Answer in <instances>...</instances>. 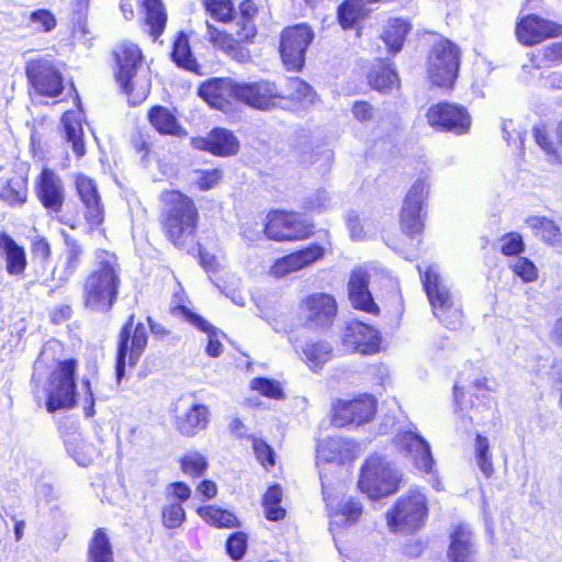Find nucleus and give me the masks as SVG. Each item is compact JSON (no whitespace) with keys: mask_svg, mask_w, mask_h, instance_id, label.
Listing matches in <instances>:
<instances>
[{"mask_svg":"<svg viewBox=\"0 0 562 562\" xmlns=\"http://www.w3.org/2000/svg\"><path fill=\"white\" fill-rule=\"evenodd\" d=\"M121 283L116 255L104 249L95 250L93 267L82 282L83 306L91 312H110L117 301Z\"/></svg>","mask_w":562,"mask_h":562,"instance_id":"f257e3e1","label":"nucleus"},{"mask_svg":"<svg viewBox=\"0 0 562 562\" xmlns=\"http://www.w3.org/2000/svg\"><path fill=\"white\" fill-rule=\"evenodd\" d=\"M115 78L132 105L140 104L151 88L149 69L143 66V54L137 45L123 42L114 52Z\"/></svg>","mask_w":562,"mask_h":562,"instance_id":"f03ea898","label":"nucleus"},{"mask_svg":"<svg viewBox=\"0 0 562 562\" xmlns=\"http://www.w3.org/2000/svg\"><path fill=\"white\" fill-rule=\"evenodd\" d=\"M164 204L161 224L169 240L177 247H183L193 237L199 213L194 202L177 190L165 191L160 195Z\"/></svg>","mask_w":562,"mask_h":562,"instance_id":"7ed1b4c3","label":"nucleus"},{"mask_svg":"<svg viewBox=\"0 0 562 562\" xmlns=\"http://www.w3.org/2000/svg\"><path fill=\"white\" fill-rule=\"evenodd\" d=\"M401 481V473L387 460L372 454L361 468L358 485L369 498L376 499L394 494Z\"/></svg>","mask_w":562,"mask_h":562,"instance_id":"20e7f679","label":"nucleus"},{"mask_svg":"<svg viewBox=\"0 0 562 562\" xmlns=\"http://www.w3.org/2000/svg\"><path fill=\"white\" fill-rule=\"evenodd\" d=\"M428 516L427 498L419 488H411L402 495L386 514L389 528L394 532H415Z\"/></svg>","mask_w":562,"mask_h":562,"instance_id":"39448f33","label":"nucleus"},{"mask_svg":"<svg viewBox=\"0 0 562 562\" xmlns=\"http://www.w3.org/2000/svg\"><path fill=\"white\" fill-rule=\"evenodd\" d=\"M434 315L450 329H457L462 322V310L454 302L449 288L438 273L437 267H428L422 277Z\"/></svg>","mask_w":562,"mask_h":562,"instance_id":"423d86ee","label":"nucleus"},{"mask_svg":"<svg viewBox=\"0 0 562 562\" xmlns=\"http://www.w3.org/2000/svg\"><path fill=\"white\" fill-rule=\"evenodd\" d=\"M312 227L311 222L300 213L273 211L267 215V223L262 231L251 233L244 228L243 234L249 240L259 238L262 232L269 239L296 240L307 238L312 234Z\"/></svg>","mask_w":562,"mask_h":562,"instance_id":"0eeeda50","label":"nucleus"},{"mask_svg":"<svg viewBox=\"0 0 562 562\" xmlns=\"http://www.w3.org/2000/svg\"><path fill=\"white\" fill-rule=\"evenodd\" d=\"M461 50L449 38L439 41L428 55L427 75L432 85L452 88L460 68Z\"/></svg>","mask_w":562,"mask_h":562,"instance_id":"6e6552de","label":"nucleus"},{"mask_svg":"<svg viewBox=\"0 0 562 562\" xmlns=\"http://www.w3.org/2000/svg\"><path fill=\"white\" fill-rule=\"evenodd\" d=\"M147 331L143 323H134V315L122 328L119 337L116 357V379L120 382L125 375V367H135L147 346Z\"/></svg>","mask_w":562,"mask_h":562,"instance_id":"1a4fd4ad","label":"nucleus"},{"mask_svg":"<svg viewBox=\"0 0 562 562\" xmlns=\"http://www.w3.org/2000/svg\"><path fill=\"white\" fill-rule=\"evenodd\" d=\"M429 176L427 172H422L411 186L401 211V227L402 231L414 237L422 233L424 228V206L429 193Z\"/></svg>","mask_w":562,"mask_h":562,"instance_id":"9d476101","label":"nucleus"},{"mask_svg":"<svg viewBox=\"0 0 562 562\" xmlns=\"http://www.w3.org/2000/svg\"><path fill=\"white\" fill-rule=\"evenodd\" d=\"M76 361H60L52 372L47 391L46 407L48 412L70 408L76 403L75 372Z\"/></svg>","mask_w":562,"mask_h":562,"instance_id":"9b49d317","label":"nucleus"},{"mask_svg":"<svg viewBox=\"0 0 562 562\" xmlns=\"http://www.w3.org/2000/svg\"><path fill=\"white\" fill-rule=\"evenodd\" d=\"M26 76L38 94L55 98L64 89L61 74L50 59L31 60L26 66Z\"/></svg>","mask_w":562,"mask_h":562,"instance_id":"f8f14e48","label":"nucleus"},{"mask_svg":"<svg viewBox=\"0 0 562 562\" xmlns=\"http://www.w3.org/2000/svg\"><path fill=\"white\" fill-rule=\"evenodd\" d=\"M427 119L436 130L456 135L467 134L471 126V117L464 108L446 102L430 106Z\"/></svg>","mask_w":562,"mask_h":562,"instance_id":"ddd939ff","label":"nucleus"},{"mask_svg":"<svg viewBox=\"0 0 562 562\" xmlns=\"http://www.w3.org/2000/svg\"><path fill=\"white\" fill-rule=\"evenodd\" d=\"M283 92L272 81L260 80L249 83H237V100L258 110H271L279 104Z\"/></svg>","mask_w":562,"mask_h":562,"instance_id":"4468645a","label":"nucleus"},{"mask_svg":"<svg viewBox=\"0 0 562 562\" xmlns=\"http://www.w3.org/2000/svg\"><path fill=\"white\" fill-rule=\"evenodd\" d=\"M374 414V397L363 395L352 401H338L334 407L333 423L337 427L361 425L370 422Z\"/></svg>","mask_w":562,"mask_h":562,"instance_id":"2eb2a0df","label":"nucleus"},{"mask_svg":"<svg viewBox=\"0 0 562 562\" xmlns=\"http://www.w3.org/2000/svg\"><path fill=\"white\" fill-rule=\"evenodd\" d=\"M341 340L347 351L362 355L378 352L381 342L379 331L359 321L346 325Z\"/></svg>","mask_w":562,"mask_h":562,"instance_id":"dca6fc26","label":"nucleus"},{"mask_svg":"<svg viewBox=\"0 0 562 562\" xmlns=\"http://www.w3.org/2000/svg\"><path fill=\"white\" fill-rule=\"evenodd\" d=\"M175 411L176 429L186 437H193L203 430L209 423V409L206 406L193 403L190 398L181 397L177 401Z\"/></svg>","mask_w":562,"mask_h":562,"instance_id":"f3484780","label":"nucleus"},{"mask_svg":"<svg viewBox=\"0 0 562 562\" xmlns=\"http://www.w3.org/2000/svg\"><path fill=\"white\" fill-rule=\"evenodd\" d=\"M77 194L83 206V216L91 228L100 226L104 221V209L97 184L83 175L76 179Z\"/></svg>","mask_w":562,"mask_h":562,"instance_id":"a211bd4d","label":"nucleus"},{"mask_svg":"<svg viewBox=\"0 0 562 562\" xmlns=\"http://www.w3.org/2000/svg\"><path fill=\"white\" fill-rule=\"evenodd\" d=\"M398 451L407 454L415 467L424 472H430L434 460L427 441L414 431H404L395 437Z\"/></svg>","mask_w":562,"mask_h":562,"instance_id":"6ab92c4d","label":"nucleus"},{"mask_svg":"<svg viewBox=\"0 0 562 562\" xmlns=\"http://www.w3.org/2000/svg\"><path fill=\"white\" fill-rule=\"evenodd\" d=\"M324 256V249L319 245H311L304 249L284 256L271 266L270 273L276 278H283L289 273L299 271Z\"/></svg>","mask_w":562,"mask_h":562,"instance_id":"aec40b11","label":"nucleus"},{"mask_svg":"<svg viewBox=\"0 0 562 562\" xmlns=\"http://www.w3.org/2000/svg\"><path fill=\"white\" fill-rule=\"evenodd\" d=\"M305 307L306 319L314 327L329 326L337 314L335 299L325 293H314L306 297Z\"/></svg>","mask_w":562,"mask_h":562,"instance_id":"412c9836","label":"nucleus"},{"mask_svg":"<svg viewBox=\"0 0 562 562\" xmlns=\"http://www.w3.org/2000/svg\"><path fill=\"white\" fill-rule=\"evenodd\" d=\"M37 196L43 206L52 212H59L64 204V184L58 175L49 169H44L40 176Z\"/></svg>","mask_w":562,"mask_h":562,"instance_id":"4be33fe9","label":"nucleus"},{"mask_svg":"<svg viewBox=\"0 0 562 562\" xmlns=\"http://www.w3.org/2000/svg\"><path fill=\"white\" fill-rule=\"evenodd\" d=\"M368 285L369 276L367 271L362 268L355 269L348 283L349 299L355 308L376 314L379 312V307L374 303Z\"/></svg>","mask_w":562,"mask_h":562,"instance_id":"5701e85b","label":"nucleus"},{"mask_svg":"<svg viewBox=\"0 0 562 562\" xmlns=\"http://www.w3.org/2000/svg\"><path fill=\"white\" fill-rule=\"evenodd\" d=\"M199 94L212 108L222 110L229 98L237 100V82L228 78H214L200 87Z\"/></svg>","mask_w":562,"mask_h":562,"instance_id":"b1692460","label":"nucleus"},{"mask_svg":"<svg viewBox=\"0 0 562 562\" xmlns=\"http://www.w3.org/2000/svg\"><path fill=\"white\" fill-rule=\"evenodd\" d=\"M448 558L450 562H475L473 535L468 525L460 524L451 531Z\"/></svg>","mask_w":562,"mask_h":562,"instance_id":"393cba45","label":"nucleus"},{"mask_svg":"<svg viewBox=\"0 0 562 562\" xmlns=\"http://www.w3.org/2000/svg\"><path fill=\"white\" fill-rule=\"evenodd\" d=\"M27 198V177L24 167H20L12 176L0 180V199L11 206L25 203Z\"/></svg>","mask_w":562,"mask_h":562,"instance_id":"a878e982","label":"nucleus"},{"mask_svg":"<svg viewBox=\"0 0 562 562\" xmlns=\"http://www.w3.org/2000/svg\"><path fill=\"white\" fill-rule=\"evenodd\" d=\"M0 251L4 257L8 274L23 277L27 266L25 249L4 232L0 233Z\"/></svg>","mask_w":562,"mask_h":562,"instance_id":"bb28decb","label":"nucleus"},{"mask_svg":"<svg viewBox=\"0 0 562 562\" xmlns=\"http://www.w3.org/2000/svg\"><path fill=\"white\" fill-rule=\"evenodd\" d=\"M313 37H281L280 55L284 67L289 71L302 69L305 60V52Z\"/></svg>","mask_w":562,"mask_h":562,"instance_id":"cd10ccee","label":"nucleus"},{"mask_svg":"<svg viewBox=\"0 0 562 562\" xmlns=\"http://www.w3.org/2000/svg\"><path fill=\"white\" fill-rule=\"evenodd\" d=\"M172 312L177 316H182L187 322L198 329L207 334L206 352L211 357H218L222 353V344L218 340V330L210 325L202 316L193 313L187 306L177 303Z\"/></svg>","mask_w":562,"mask_h":562,"instance_id":"c85d7f7f","label":"nucleus"},{"mask_svg":"<svg viewBox=\"0 0 562 562\" xmlns=\"http://www.w3.org/2000/svg\"><path fill=\"white\" fill-rule=\"evenodd\" d=\"M64 244L61 268L55 269L53 272L60 282H67L75 274L83 256L82 245L68 234H64Z\"/></svg>","mask_w":562,"mask_h":562,"instance_id":"c756f323","label":"nucleus"},{"mask_svg":"<svg viewBox=\"0 0 562 562\" xmlns=\"http://www.w3.org/2000/svg\"><path fill=\"white\" fill-rule=\"evenodd\" d=\"M198 146L216 156H231L238 151L239 143L232 132L214 128L205 138L198 140Z\"/></svg>","mask_w":562,"mask_h":562,"instance_id":"7c9ffc66","label":"nucleus"},{"mask_svg":"<svg viewBox=\"0 0 562 562\" xmlns=\"http://www.w3.org/2000/svg\"><path fill=\"white\" fill-rule=\"evenodd\" d=\"M81 110L67 111L61 117V124L65 131V138L67 143L71 144L72 150L77 157H82L86 154L83 142Z\"/></svg>","mask_w":562,"mask_h":562,"instance_id":"2f4dec72","label":"nucleus"},{"mask_svg":"<svg viewBox=\"0 0 562 562\" xmlns=\"http://www.w3.org/2000/svg\"><path fill=\"white\" fill-rule=\"evenodd\" d=\"M350 446L349 441L339 437L325 440L317 449L316 464L319 467L322 462L337 464L344 463L351 457Z\"/></svg>","mask_w":562,"mask_h":562,"instance_id":"473e14b6","label":"nucleus"},{"mask_svg":"<svg viewBox=\"0 0 562 562\" xmlns=\"http://www.w3.org/2000/svg\"><path fill=\"white\" fill-rule=\"evenodd\" d=\"M281 91L284 97L280 98L279 102L282 100L292 101L296 109H305L312 105L316 98L313 88L297 77L288 78L285 89Z\"/></svg>","mask_w":562,"mask_h":562,"instance_id":"72a5a7b5","label":"nucleus"},{"mask_svg":"<svg viewBox=\"0 0 562 562\" xmlns=\"http://www.w3.org/2000/svg\"><path fill=\"white\" fill-rule=\"evenodd\" d=\"M562 24L544 20L536 14L522 18L516 27V35H561Z\"/></svg>","mask_w":562,"mask_h":562,"instance_id":"f704fd0d","label":"nucleus"},{"mask_svg":"<svg viewBox=\"0 0 562 562\" xmlns=\"http://www.w3.org/2000/svg\"><path fill=\"white\" fill-rule=\"evenodd\" d=\"M368 81L373 89L382 93H389L400 87L396 71L382 59H379L378 64L371 69Z\"/></svg>","mask_w":562,"mask_h":562,"instance_id":"c9c22d12","label":"nucleus"},{"mask_svg":"<svg viewBox=\"0 0 562 562\" xmlns=\"http://www.w3.org/2000/svg\"><path fill=\"white\" fill-rule=\"evenodd\" d=\"M148 120L160 134L179 136L182 132L176 116L165 106L151 108L148 112Z\"/></svg>","mask_w":562,"mask_h":562,"instance_id":"e433bc0d","label":"nucleus"},{"mask_svg":"<svg viewBox=\"0 0 562 562\" xmlns=\"http://www.w3.org/2000/svg\"><path fill=\"white\" fill-rule=\"evenodd\" d=\"M527 226L541 240L549 245H557L561 239L559 226L546 216H530L526 218Z\"/></svg>","mask_w":562,"mask_h":562,"instance_id":"4c0bfd02","label":"nucleus"},{"mask_svg":"<svg viewBox=\"0 0 562 562\" xmlns=\"http://www.w3.org/2000/svg\"><path fill=\"white\" fill-rule=\"evenodd\" d=\"M145 12V23L151 35H160L165 31L167 13L162 0H140Z\"/></svg>","mask_w":562,"mask_h":562,"instance_id":"58836bf2","label":"nucleus"},{"mask_svg":"<svg viewBox=\"0 0 562 562\" xmlns=\"http://www.w3.org/2000/svg\"><path fill=\"white\" fill-rule=\"evenodd\" d=\"M302 352L306 364L312 370H318L330 360L333 347L327 341H307Z\"/></svg>","mask_w":562,"mask_h":562,"instance_id":"ea45409f","label":"nucleus"},{"mask_svg":"<svg viewBox=\"0 0 562 562\" xmlns=\"http://www.w3.org/2000/svg\"><path fill=\"white\" fill-rule=\"evenodd\" d=\"M283 492L279 484L270 486L263 495L265 516L270 521H279L285 517V509L280 505Z\"/></svg>","mask_w":562,"mask_h":562,"instance_id":"a19ab883","label":"nucleus"},{"mask_svg":"<svg viewBox=\"0 0 562 562\" xmlns=\"http://www.w3.org/2000/svg\"><path fill=\"white\" fill-rule=\"evenodd\" d=\"M368 0H347L338 9V18L341 26L348 29L353 26L360 19L364 18L369 9Z\"/></svg>","mask_w":562,"mask_h":562,"instance_id":"79ce46f5","label":"nucleus"},{"mask_svg":"<svg viewBox=\"0 0 562 562\" xmlns=\"http://www.w3.org/2000/svg\"><path fill=\"white\" fill-rule=\"evenodd\" d=\"M89 562H114L110 540L103 529H97L89 546Z\"/></svg>","mask_w":562,"mask_h":562,"instance_id":"37998d69","label":"nucleus"},{"mask_svg":"<svg viewBox=\"0 0 562 562\" xmlns=\"http://www.w3.org/2000/svg\"><path fill=\"white\" fill-rule=\"evenodd\" d=\"M172 60L178 67L198 72L199 65L192 55L188 37H177L171 53Z\"/></svg>","mask_w":562,"mask_h":562,"instance_id":"c03bdc74","label":"nucleus"},{"mask_svg":"<svg viewBox=\"0 0 562 562\" xmlns=\"http://www.w3.org/2000/svg\"><path fill=\"white\" fill-rule=\"evenodd\" d=\"M474 458L483 475L486 479L491 477L494 473L491 446L488 439L480 434L475 437Z\"/></svg>","mask_w":562,"mask_h":562,"instance_id":"a18cd8bd","label":"nucleus"},{"mask_svg":"<svg viewBox=\"0 0 562 562\" xmlns=\"http://www.w3.org/2000/svg\"><path fill=\"white\" fill-rule=\"evenodd\" d=\"M213 47L223 50L237 61L245 63L250 58L249 50L236 37H210Z\"/></svg>","mask_w":562,"mask_h":562,"instance_id":"49530a36","label":"nucleus"},{"mask_svg":"<svg viewBox=\"0 0 562 562\" xmlns=\"http://www.w3.org/2000/svg\"><path fill=\"white\" fill-rule=\"evenodd\" d=\"M198 514L206 522L217 528H233L237 524V518L231 512L214 506H204L198 509Z\"/></svg>","mask_w":562,"mask_h":562,"instance_id":"de8ad7c7","label":"nucleus"},{"mask_svg":"<svg viewBox=\"0 0 562 562\" xmlns=\"http://www.w3.org/2000/svg\"><path fill=\"white\" fill-rule=\"evenodd\" d=\"M362 515V505L359 501L348 498L340 503V508L336 514L333 515L331 524H339L345 521L346 524H355L359 520Z\"/></svg>","mask_w":562,"mask_h":562,"instance_id":"09e8293b","label":"nucleus"},{"mask_svg":"<svg viewBox=\"0 0 562 562\" xmlns=\"http://www.w3.org/2000/svg\"><path fill=\"white\" fill-rule=\"evenodd\" d=\"M207 468L205 458L195 451H190L181 458L182 471L191 476H201Z\"/></svg>","mask_w":562,"mask_h":562,"instance_id":"8fccbe9b","label":"nucleus"},{"mask_svg":"<svg viewBox=\"0 0 562 562\" xmlns=\"http://www.w3.org/2000/svg\"><path fill=\"white\" fill-rule=\"evenodd\" d=\"M210 14L222 22L231 21L233 18V3L231 0H203Z\"/></svg>","mask_w":562,"mask_h":562,"instance_id":"3c124183","label":"nucleus"},{"mask_svg":"<svg viewBox=\"0 0 562 562\" xmlns=\"http://www.w3.org/2000/svg\"><path fill=\"white\" fill-rule=\"evenodd\" d=\"M250 389L270 398H281L283 396L280 384L277 381L267 378L252 379L250 381Z\"/></svg>","mask_w":562,"mask_h":562,"instance_id":"603ef678","label":"nucleus"},{"mask_svg":"<svg viewBox=\"0 0 562 562\" xmlns=\"http://www.w3.org/2000/svg\"><path fill=\"white\" fill-rule=\"evenodd\" d=\"M222 176L223 175L220 169L195 170L193 172L192 182L201 191H207L220 182Z\"/></svg>","mask_w":562,"mask_h":562,"instance_id":"864d4df0","label":"nucleus"},{"mask_svg":"<svg viewBox=\"0 0 562 562\" xmlns=\"http://www.w3.org/2000/svg\"><path fill=\"white\" fill-rule=\"evenodd\" d=\"M514 273L524 282H532L538 278V269L535 263L526 257H518L510 265Z\"/></svg>","mask_w":562,"mask_h":562,"instance_id":"5fc2aeb1","label":"nucleus"},{"mask_svg":"<svg viewBox=\"0 0 562 562\" xmlns=\"http://www.w3.org/2000/svg\"><path fill=\"white\" fill-rule=\"evenodd\" d=\"M30 22L34 25L37 32L48 33L52 32L56 26V19L54 14L48 10H36L31 13Z\"/></svg>","mask_w":562,"mask_h":562,"instance_id":"6e6d98bb","label":"nucleus"},{"mask_svg":"<svg viewBox=\"0 0 562 562\" xmlns=\"http://www.w3.org/2000/svg\"><path fill=\"white\" fill-rule=\"evenodd\" d=\"M184 518L186 513L180 504H169L165 506L162 509V522L167 528H178L179 526H181Z\"/></svg>","mask_w":562,"mask_h":562,"instance_id":"4d7b16f0","label":"nucleus"},{"mask_svg":"<svg viewBox=\"0 0 562 562\" xmlns=\"http://www.w3.org/2000/svg\"><path fill=\"white\" fill-rule=\"evenodd\" d=\"M501 243V250L505 256H516L525 250L522 237L516 232L504 235Z\"/></svg>","mask_w":562,"mask_h":562,"instance_id":"13d9d810","label":"nucleus"},{"mask_svg":"<svg viewBox=\"0 0 562 562\" xmlns=\"http://www.w3.org/2000/svg\"><path fill=\"white\" fill-rule=\"evenodd\" d=\"M252 449H254L257 460L266 469L274 465V451L266 441L254 437L252 438Z\"/></svg>","mask_w":562,"mask_h":562,"instance_id":"bf43d9fd","label":"nucleus"},{"mask_svg":"<svg viewBox=\"0 0 562 562\" xmlns=\"http://www.w3.org/2000/svg\"><path fill=\"white\" fill-rule=\"evenodd\" d=\"M227 552L234 560H239L244 557L247 548V537L243 532H235L226 543Z\"/></svg>","mask_w":562,"mask_h":562,"instance_id":"052dcab7","label":"nucleus"},{"mask_svg":"<svg viewBox=\"0 0 562 562\" xmlns=\"http://www.w3.org/2000/svg\"><path fill=\"white\" fill-rule=\"evenodd\" d=\"M31 252L34 259L46 262L52 254L49 243L42 236H35L31 241Z\"/></svg>","mask_w":562,"mask_h":562,"instance_id":"680f3d73","label":"nucleus"},{"mask_svg":"<svg viewBox=\"0 0 562 562\" xmlns=\"http://www.w3.org/2000/svg\"><path fill=\"white\" fill-rule=\"evenodd\" d=\"M386 27V35H406L413 31L412 23L402 18H391Z\"/></svg>","mask_w":562,"mask_h":562,"instance_id":"e2e57ef3","label":"nucleus"},{"mask_svg":"<svg viewBox=\"0 0 562 562\" xmlns=\"http://www.w3.org/2000/svg\"><path fill=\"white\" fill-rule=\"evenodd\" d=\"M330 195L326 190H317L313 195L308 196L305 204L311 210H324L328 206Z\"/></svg>","mask_w":562,"mask_h":562,"instance_id":"0e129e2a","label":"nucleus"},{"mask_svg":"<svg viewBox=\"0 0 562 562\" xmlns=\"http://www.w3.org/2000/svg\"><path fill=\"white\" fill-rule=\"evenodd\" d=\"M533 137L537 144L548 154L555 155V147L547 133L540 127H533Z\"/></svg>","mask_w":562,"mask_h":562,"instance_id":"69168bd1","label":"nucleus"},{"mask_svg":"<svg viewBox=\"0 0 562 562\" xmlns=\"http://www.w3.org/2000/svg\"><path fill=\"white\" fill-rule=\"evenodd\" d=\"M352 114L358 121L366 122L372 117L373 108L368 102L359 101L353 104Z\"/></svg>","mask_w":562,"mask_h":562,"instance_id":"338daca9","label":"nucleus"},{"mask_svg":"<svg viewBox=\"0 0 562 562\" xmlns=\"http://www.w3.org/2000/svg\"><path fill=\"white\" fill-rule=\"evenodd\" d=\"M542 53L546 60L562 63V43H552L546 46Z\"/></svg>","mask_w":562,"mask_h":562,"instance_id":"774afa93","label":"nucleus"}]
</instances>
